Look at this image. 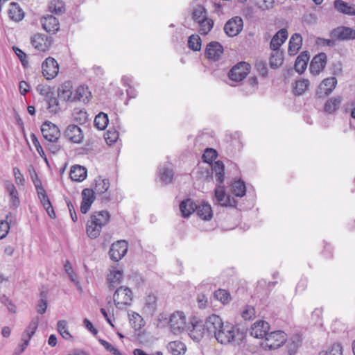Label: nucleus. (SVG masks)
Returning <instances> with one entry per match:
<instances>
[{
	"label": "nucleus",
	"instance_id": "4be33fe9",
	"mask_svg": "<svg viewBox=\"0 0 355 355\" xmlns=\"http://www.w3.org/2000/svg\"><path fill=\"white\" fill-rule=\"evenodd\" d=\"M31 44L40 51H45L47 50L50 42L45 35L35 34L31 37Z\"/></svg>",
	"mask_w": 355,
	"mask_h": 355
},
{
	"label": "nucleus",
	"instance_id": "4c0bfd02",
	"mask_svg": "<svg viewBox=\"0 0 355 355\" xmlns=\"http://www.w3.org/2000/svg\"><path fill=\"white\" fill-rule=\"evenodd\" d=\"M336 83H337L336 78L335 77H330V78L324 79L322 82V83L320 86V89L321 90H323L325 94L328 95L334 89Z\"/></svg>",
	"mask_w": 355,
	"mask_h": 355
},
{
	"label": "nucleus",
	"instance_id": "2eb2a0df",
	"mask_svg": "<svg viewBox=\"0 0 355 355\" xmlns=\"http://www.w3.org/2000/svg\"><path fill=\"white\" fill-rule=\"evenodd\" d=\"M270 329L269 324L264 320L255 322L250 328V335L256 338H266Z\"/></svg>",
	"mask_w": 355,
	"mask_h": 355
},
{
	"label": "nucleus",
	"instance_id": "1a4fd4ad",
	"mask_svg": "<svg viewBox=\"0 0 355 355\" xmlns=\"http://www.w3.org/2000/svg\"><path fill=\"white\" fill-rule=\"evenodd\" d=\"M41 131L44 138L50 142H56L60 136L58 127L49 121L42 125Z\"/></svg>",
	"mask_w": 355,
	"mask_h": 355
},
{
	"label": "nucleus",
	"instance_id": "393cba45",
	"mask_svg": "<svg viewBox=\"0 0 355 355\" xmlns=\"http://www.w3.org/2000/svg\"><path fill=\"white\" fill-rule=\"evenodd\" d=\"M302 44V37L300 34H293L289 41L288 52L290 55H295L300 49Z\"/></svg>",
	"mask_w": 355,
	"mask_h": 355
},
{
	"label": "nucleus",
	"instance_id": "c9c22d12",
	"mask_svg": "<svg viewBox=\"0 0 355 355\" xmlns=\"http://www.w3.org/2000/svg\"><path fill=\"white\" fill-rule=\"evenodd\" d=\"M90 96L91 92L89 91L88 87L80 86L76 89L73 94V101H78L85 103L89 101Z\"/></svg>",
	"mask_w": 355,
	"mask_h": 355
},
{
	"label": "nucleus",
	"instance_id": "412c9836",
	"mask_svg": "<svg viewBox=\"0 0 355 355\" xmlns=\"http://www.w3.org/2000/svg\"><path fill=\"white\" fill-rule=\"evenodd\" d=\"M41 23L43 28L48 33H55L60 28L59 21L56 17L47 15L42 19Z\"/></svg>",
	"mask_w": 355,
	"mask_h": 355
},
{
	"label": "nucleus",
	"instance_id": "5701e85b",
	"mask_svg": "<svg viewBox=\"0 0 355 355\" xmlns=\"http://www.w3.org/2000/svg\"><path fill=\"white\" fill-rule=\"evenodd\" d=\"M288 32L285 28L279 30L272 38L270 46L273 51L278 50L288 38Z\"/></svg>",
	"mask_w": 355,
	"mask_h": 355
},
{
	"label": "nucleus",
	"instance_id": "603ef678",
	"mask_svg": "<svg viewBox=\"0 0 355 355\" xmlns=\"http://www.w3.org/2000/svg\"><path fill=\"white\" fill-rule=\"evenodd\" d=\"M256 314L255 309L252 306H246L241 311V316L245 320H250L254 318Z\"/></svg>",
	"mask_w": 355,
	"mask_h": 355
},
{
	"label": "nucleus",
	"instance_id": "473e14b6",
	"mask_svg": "<svg viewBox=\"0 0 355 355\" xmlns=\"http://www.w3.org/2000/svg\"><path fill=\"white\" fill-rule=\"evenodd\" d=\"M309 60V55L307 52H302L295 60V70L299 73H302L306 69Z\"/></svg>",
	"mask_w": 355,
	"mask_h": 355
},
{
	"label": "nucleus",
	"instance_id": "f704fd0d",
	"mask_svg": "<svg viewBox=\"0 0 355 355\" xmlns=\"http://www.w3.org/2000/svg\"><path fill=\"white\" fill-rule=\"evenodd\" d=\"M159 180L163 184H168L172 182L174 173L171 168L165 166L159 168Z\"/></svg>",
	"mask_w": 355,
	"mask_h": 355
},
{
	"label": "nucleus",
	"instance_id": "9d476101",
	"mask_svg": "<svg viewBox=\"0 0 355 355\" xmlns=\"http://www.w3.org/2000/svg\"><path fill=\"white\" fill-rule=\"evenodd\" d=\"M42 74L47 80L53 79L59 72V65L52 57H49L42 64Z\"/></svg>",
	"mask_w": 355,
	"mask_h": 355
},
{
	"label": "nucleus",
	"instance_id": "dca6fc26",
	"mask_svg": "<svg viewBox=\"0 0 355 355\" xmlns=\"http://www.w3.org/2000/svg\"><path fill=\"white\" fill-rule=\"evenodd\" d=\"M223 53V46L218 42H211L207 45L205 56L211 60H218Z\"/></svg>",
	"mask_w": 355,
	"mask_h": 355
},
{
	"label": "nucleus",
	"instance_id": "ddd939ff",
	"mask_svg": "<svg viewBox=\"0 0 355 355\" xmlns=\"http://www.w3.org/2000/svg\"><path fill=\"white\" fill-rule=\"evenodd\" d=\"M216 202L222 207H233L236 205V200L230 196L226 195L223 186L218 185L215 191Z\"/></svg>",
	"mask_w": 355,
	"mask_h": 355
},
{
	"label": "nucleus",
	"instance_id": "f257e3e1",
	"mask_svg": "<svg viewBox=\"0 0 355 355\" xmlns=\"http://www.w3.org/2000/svg\"><path fill=\"white\" fill-rule=\"evenodd\" d=\"M207 327L208 335L214 336L217 342L223 345H240L245 338L244 331L238 325L223 322L216 314L207 318Z\"/></svg>",
	"mask_w": 355,
	"mask_h": 355
},
{
	"label": "nucleus",
	"instance_id": "e433bc0d",
	"mask_svg": "<svg viewBox=\"0 0 355 355\" xmlns=\"http://www.w3.org/2000/svg\"><path fill=\"white\" fill-rule=\"evenodd\" d=\"M168 349L173 355H182L186 351V346L181 341L175 340L168 343Z\"/></svg>",
	"mask_w": 355,
	"mask_h": 355
},
{
	"label": "nucleus",
	"instance_id": "c03bdc74",
	"mask_svg": "<svg viewBox=\"0 0 355 355\" xmlns=\"http://www.w3.org/2000/svg\"><path fill=\"white\" fill-rule=\"evenodd\" d=\"M130 322L135 330H139L144 327V320L141 316L137 313L132 312L129 314Z\"/></svg>",
	"mask_w": 355,
	"mask_h": 355
},
{
	"label": "nucleus",
	"instance_id": "774afa93",
	"mask_svg": "<svg viewBox=\"0 0 355 355\" xmlns=\"http://www.w3.org/2000/svg\"><path fill=\"white\" fill-rule=\"evenodd\" d=\"M31 141L34 145V146L36 148V150L37 151V153H39V155L41 156V157H43L45 155V153L42 149V147L41 146L37 137L35 136V134L32 133L31 135Z\"/></svg>",
	"mask_w": 355,
	"mask_h": 355
},
{
	"label": "nucleus",
	"instance_id": "49530a36",
	"mask_svg": "<svg viewBox=\"0 0 355 355\" xmlns=\"http://www.w3.org/2000/svg\"><path fill=\"white\" fill-rule=\"evenodd\" d=\"M50 95L47 98V109L50 113L56 114L60 110V106L58 99L55 96Z\"/></svg>",
	"mask_w": 355,
	"mask_h": 355
},
{
	"label": "nucleus",
	"instance_id": "de8ad7c7",
	"mask_svg": "<svg viewBox=\"0 0 355 355\" xmlns=\"http://www.w3.org/2000/svg\"><path fill=\"white\" fill-rule=\"evenodd\" d=\"M309 81L306 79L297 80L293 89L296 95H302L309 87Z\"/></svg>",
	"mask_w": 355,
	"mask_h": 355
},
{
	"label": "nucleus",
	"instance_id": "9b49d317",
	"mask_svg": "<svg viewBox=\"0 0 355 355\" xmlns=\"http://www.w3.org/2000/svg\"><path fill=\"white\" fill-rule=\"evenodd\" d=\"M243 21L241 17H234L229 19L224 26V31L229 37L238 35L242 31Z\"/></svg>",
	"mask_w": 355,
	"mask_h": 355
},
{
	"label": "nucleus",
	"instance_id": "6e6552de",
	"mask_svg": "<svg viewBox=\"0 0 355 355\" xmlns=\"http://www.w3.org/2000/svg\"><path fill=\"white\" fill-rule=\"evenodd\" d=\"M250 66L245 62H241L234 66L228 73L230 80L238 83L243 80L250 73Z\"/></svg>",
	"mask_w": 355,
	"mask_h": 355
},
{
	"label": "nucleus",
	"instance_id": "37998d69",
	"mask_svg": "<svg viewBox=\"0 0 355 355\" xmlns=\"http://www.w3.org/2000/svg\"><path fill=\"white\" fill-rule=\"evenodd\" d=\"M201 39L197 34H193L189 37L188 39V47L194 51H198L201 49Z\"/></svg>",
	"mask_w": 355,
	"mask_h": 355
},
{
	"label": "nucleus",
	"instance_id": "0e129e2a",
	"mask_svg": "<svg viewBox=\"0 0 355 355\" xmlns=\"http://www.w3.org/2000/svg\"><path fill=\"white\" fill-rule=\"evenodd\" d=\"M73 119L80 123H84L87 120V112L83 110H76L73 113Z\"/></svg>",
	"mask_w": 355,
	"mask_h": 355
},
{
	"label": "nucleus",
	"instance_id": "0eeeda50",
	"mask_svg": "<svg viewBox=\"0 0 355 355\" xmlns=\"http://www.w3.org/2000/svg\"><path fill=\"white\" fill-rule=\"evenodd\" d=\"M264 347L269 349H275L282 346L287 340L286 334L282 331L268 333L265 338Z\"/></svg>",
	"mask_w": 355,
	"mask_h": 355
},
{
	"label": "nucleus",
	"instance_id": "423d86ee",
	"mask_svg": "<svg viewBox=\"0 0 355 355\" xmlns=\"http://www.w3.org/2000/svg\"><path fill=\"white\" fill-rule=\"evenodd\" d=\"M189 335L194 341L199 342L205 335L208 334L207 319L205 322L193 318L191 322V327H188Z\"/></svg>",
	"mask_w": 355,
	"mask_h": 355
},
{
	"label": "nucleus",
	"instance_id": "72a5a7b5",
	"mask_svg": "<svg viewBox=\"0 0 355 355\" xmlns=\"http://www.w3.org/2000/svg\"><path fill=\"white\" fill-rule=\"evenodd\" d=\"M110 187L108 179L98 177L95 179V187L93 189L94 194L101 195L107 191Z\"/></svg>",
	"mask_w": 355,
	"mask_h": 355
},
{
	"label": "nucleus",
	"instance_id": "a19ab883",
	"mask_svg": "<svg viewBox=\"0 0 355 355\" xmlns=\"http://www.w3.org/2000/svg\"><path fill=\"white\" fill-rule=\"evenodd\" d=\"M211 169L215 173L216 180L221 184L224 180V164L220 161L215 162Z\"/></svg>",
	"mask_w": 355,
	"mask_h": 355
},
{
	"label": "nucleus",
	"instance_id": "69168bd1",
	"mask_svg": "<svg viewBox=\"0 0 355 355\" xmlns=\"http://www.w3.org/2000/svg\"><path fill=\"white\" fill-rule=\"evenodd\" d=\"M0 302L2 304H3L5 306H6L8 311L13 313H16L17 309H16L15 305L7 297L3 296L2 297H1Z\"/></svg>",
	"mask_w": 355,
	"mask_h": 355
},
{
	"label": "nucleus",
	"instance_id": "864d4df0",
	"mask_svg": "<svg viewBox=\"0 0 355 355\" xmlns=\"http://www.w3.org/2000/svg\"><path fill=\"white\" fill-rule=\"evenodd\" d=\"M319 355H343L342 347L340 344H334L328 350L320 352Z\"/></svg>",
	"mask_w": 355,
	"mask_h": 355
},
{
	"label": "nucleus",
	"instance_id": "8fccbe9b",
	"mask_svg": "<svg viewBox=\"0 0 355 355\" xmlns=\"http://www.w3.org/2000/svg\"><path fill=\"white\" fill-rule=\"evenodd\" d=\"M214 297L223 304H227L230 301V293L223 289H218L214 292Z\"/></svg>",
	"mask_w": 355,
	"mask_h": 355
},
{
	"label": "nucleus",
	"instance_id": "a878e982",
	"mask_svg": "<svg viewBox=\"0 0 355 355\" xmlns=\"http://www.w3.org/2000/svg\"><path fill=\"white\" fill-rule=\"evenodd\" d=\"M197 215L205 220H209L212 218L213 211L211 205L207 202H202L196 209Z\"/></svg>",
	"mask_w": 355,
	"mask_h": 355
},
{
	"label": "nucleus",
	"instance_id": "f8f14e48",
	"mask_svg": "<svg viewBox=\"0 0 355 355\" xmlns=\"http://www.w3.org/2000/svg\"><path fill=\"white\" fill-rule=\"evenodd\" d=\"M128 248V243L124 240L118 241L113 243L109 251L111 259L114 261H119L125 255Z\"/></svg>",
	"mask_w": 355,
	"mask_h": 355
},
{
	"label": "nucleus",
	"instance_id": "7ed1b4c3",
	"mask_svg": "<svg viewBox=\"0 0 355 355\" xmlns=\"http://www.w3.org/2000/svg\"><path fill=\"white\" fill-rule=\"evenodd\" d=\"M110 219V214L107 211L94 212L87 221L86 233L92 239H96L101 234L102 227L106 225Z\"/></svg>",
	"mask_w": 355,
	"mask_h": 355
},
{
	"label": "nucleus",
	"instance_id": "6ab92c4d",
	"mask_svg": "<svg viewBox=\"0 0 355 355\" xmlns=\"http://www.w3.org/2000/svg\"><path fill=\"white\" fill-rule=\"evenodd\" d=\"M94 198L93 189L86 188L83 190L82 202L80 205V211L83 214H86L89 210Z\"/></svg>",
	"mask_w": 355,
	"mask_h": 355
},
{
	"label": "nucleus",
	"instance_id": "cd10ccee",
	"mask_svg": "<svg viewBox=\"0 0 355 355\" xmlns=\"http://www.w3.org/2000/svg\"><path fill=\"white\" fill-rule=\"evenodd\" d=\"M37 196L49 216L51 218H55L56 216L55 213L52 207L51 202L46 195V191L37 193Z\"/></svg>",
	"mask_w": 355,
	"mask_h": 355
},
{
	"label": "nucleus",
	"instance_id": "2f4dec72",
	"mask_svg": "<svg viewBox=\"0 0 355 355\" xmlns=\"http://www.w3.org/2000/svg\"><path fill=\"white\" fill-rule=\"evenodd\" d=\"M8 15L13 21H19L23 19L24 13L17 3L11 2L9 5Z\"/></svg>",
	"mask_w": 355,
	"mask_h": 355
},
{
	"label": "nucleus",
	"instance_id": "b1692460",
	"mask_svg": "<svg viewBox=\"0 0 355 355\" xmlns=\"http://www.w3.org/2000/svg\"><path fill=\"white\" fill-rule=\"evenodd\" d=\"M122 278L123 272L121 270H117L115 268L111 269L107 277L110 289H114L118 285H119Z\"/></svg>",
	"mask_w": 355,
	"mask_h": 355
},
{
	"label": "nucleus",
	"instance_id": "09e8293b",
	"mask_svg": "<svg viewBox=\"0 0 355 355\" xmlns=\"http://www.w3.org/2000/svg\"><path fill=\"white\" fill-rule=\"evenodd\" d=\"M119 137V132L115 128H110L105 135V139L108 145L114 144L117 141Z\"/></svg>",
	"mask_w": 355,
	"mask_h": 355
},
{
	"label": "nucleus",
	"instance_id": "79ce46f5",
	"mask_svg": "<svg viewBox=\"0 0 355 355\" xmlns=\"http://www.w3.org/2000/svg\"><path fill=\"white\" fill-rule=\"evenodd\" d=\"M108 123V116L104 112H100L95 117L94 125L98 130H105L107 128Z\"/></svg>",
	"mask_w": 355,
	"mask_h": 355
},
{
	"label": "nucleus",
	"instance_id": "c756f323",
	"mask_svg": "<svg viewBox=\"0 0 355 355\" xmlns=\"http://www.w3.org/2000/svg\"><path fill=\"white\" fill-rule=\"evenodd\" d=\"M334 5L335 8L343 14L355 15V5H349L342 0L334 1Z\"/></svg>",
	"mask_w": 355,
	"mask_h": 355
},
{
	"label": "nucleus",
	"instance_id": "680f3d73",
	"mask_svg": "<svg viewBox=\"0 0 355 355\" xmlns=\"http://www.w3.org/2000/svg\"><path fill=\"white\" fill-rule=\"evenodd\" d=\"M36 90L40 95L46 98L53 94L51 87L47 85L40 84L37 86Z\"/></svg>",
	"mask_w": 355,
	"mask_h": 355
},
{
	"label": "nucleus",
	"instance_id": "7c9ffc66",
	"mask_svg": "<svg viewBox=\"0 0 355 355\" xmlns=\"http://www.w3.org/2000/svg\"><path fill=\"white\" fill-rule=\"evenodd\" d=\"M196 208V204L190 198L183 200L180 205V211L184 218L189 216Z\"/></svg>",
	"mask_w": 355,
	"mask_h": 355
},
{
	"label": "nucleus",
	"instance_id": "20e7f679",
	"mask_svg": "<svg viewBox=\"0 0 355 355\" xmlns=\"http://www.w3.org/2000/svg\"><path fill=\"white\" fill-rule=\"evenodd\" d=\"M132 296V292L128 287L120 286L113 295V301L117 309H123L126 306L130 305Z\"/></svg>",
	"mask_w": 355,
	"mask_h": 355
},
{
	"label": "nucleus",
	"instance_id": "338daca9",
	"mask_svg": "<svg viewBox=\"0 0 355 355\" xmlns=\"http://www.w3.org/2000/svg\"><path fill=\"white\" fill-rule=\"evenodd\" d=\"M10 197V206L12 209H17L20 205L18 192L8 194Z\"/></svg>",
	"mask_w": 355,
	"mask_h": 355
},
{
	"label": "nucleus",
	"instance_id": "052dcab7",
	"mask_svg": "<svg viewBox=\"0 0 355 355\" xmlns=\"http://www.w3.org/2000/svg\"><path fill=\"white\" fill-rule=\"evenodd\" d=\"M99 343L104 347V348L113 355H122V354L119 352V350L115 348L112 345L109 343L105 340L99 339Z\"/></svg>",
	"mask_w": 355,
	"mask_h": 355
},
{
	"label": "nucleus",
	"instance_id": "58836bf2",
	"mask_svg": "<svg viewBox=\"0 0 355 355\" xmlns=\"http://www.w3.org/2000/svg\"><path fill=\"white\" fill-rule=\"evenodd\" d=\"M341 101L342 98L340 96L331 98L324 104V111L330 114L334 112L339 108Z\"/></svg>",
	"mask_w": 355,
	"mask_h": 355
},
{
	"label": "nucleus",
	"instance_id": "bf43d9fd",
	"mask_svg": "<svg viewBox=\"0 0 355 355\" xmlns=\"http://www.w3.org/2000/svg\"><path fill=\"white\" fill-rule=\"evenodd\" d=\"M155 324L157 328H164L166 326H168L169 318H168L165 314L160 313L157 316V318L156 319Z\"/></svg>",
	"mask_w": 355,
	"mask_h": 355
},
{
	"label": "nucleus",
	"instance_id": "13d9d810",
	"mask_svg": "<svg viewBox=\"0 0 355 355\" xmlns=\"http://www.w3.org/2000/svg\"><path fill=\"white\" fill-rule=\"evenodd\" d=\"M282 62L283 59L282 58V55L278 53L272 54L270 58V67L273 69L278 68L279 66L282 65Z\"/></svg>",
	"mask_w": 355,
	"mask_h": 355
},
{
	"label": "nucleus",
	"instance_id": "a18cd8bd",
	"mask_svg": "<svg viewBox=\"0 0 355 355\" xmlns=\"http://www.w3.org/2000/svg\"><path fill=\"white\" fill-rule=\"evenodd\" d=\"M57 328L60 334L65 340H69L73 338L68 330V324L66 320H59L57 324Z\"/></svg>",
	"mask_w": 355,
	"mask_h": 355
},
{
	"label": "nucleus",
	"instance_id": "ea45409f",
	"mask_svg": "<svg viewBox=\"0 0 355 355\" xmlns=\"http://www.w3.org/2000/svg\"><path fill=\"white\" fill-rule=\"evenodd\" d=\"M232 191L237 197H243L246 192L245 184L241 180H235L232 184Z\"/></svg>",
	"mask_w": 355,
	"mask_h": 355
},
{
	"label": "nucleus",
	"instance_id": "aec40b11",
	"mask_svg": "<svg viewBox=\"0 0 355 355\" xmlns=\"http://www.w3.org/2000/svg\"><path fill=\"white\" fill-rule=\"evenodd\" d=\"M72 84L70 81H66L61 85L58 89V95L60 98L64 101H73Z\"/></svg>",
	"mask_w": 355,
	"mask_h": 355
},
{
	"label": "nucleus",
	"instance_id": "5fc2aeb1",
	"mask_svg": "<svg viewBox=\"0 0 355 355\" xmlns=\"http://www.w3.org/2000/svg\"><path fill=\"white\" fill-rule=\"evenodd\" d=\"M322 309L321 308H316L311 313V320L314 324L322 326Z\"/></svg>",
	"mask_w": 355,
	"mask_h": 355
},
{
	"label": "nucleus",
	"instance_id": "3c124183",
	"mask_svg": "<svg viewBox=\"0 0 355 355\" xmlns=\"http://www.w3.org/2000/svg\"><path fill=\"white\" fill-rule=\"evenodd\" d=\"M49 8L51 12H54L57 15L62 14L65 10L64 3L62 1H51L49 4Z\"/></svg>",
	"mask_w": 355,
	"mask_h": 355
},
{
	"label": "nucleus",
	"instance_id": "bb28decb",
	"mask_svg": "<svg viewBox=\"0 0 355 355\" xmlns=\"http://www.w3.org/2000/svg\"><path fill=\"white\" fill-rule=\"evenodd\" d=\"M144 311L148 315H153L157 309V297L153 294L148 295L145 298Z\"/></svg>",
	"mask_w": 355,
	"mask_h": 355
},
{
	"label": "nucleus",
	"instance_id": "e2e57ef3",
	"mask_svg": "<svg viewBox=\"0 0 355 355\" xmlns=\"http://www.w3.org/2000/svg\"><path fill=\"white\" fill-rule=\"evenodd\" d=\"M13 175L15 177V182L18 186L24 185L25 179L24 178L23 174L21 173L20 170L17 167L13 168Z\"/></svg>",
	"mask_w": 355,
	"mask_h": 355
},
{
	"label": "nucleus",
	"instance_id": "4d7b16f0",
	"mask_svg": "<svg viewBox=\"0 0 355 355\" xmlns=\"http://www.w3.org/2000/svg\"><path fill=\"white\" fill-rule=\"evenodd\" d=\"M39 320L40 319L38 317L33 318L28 327L26 328L24 333L30 335L31 336H33L35 334V332L37 328Z\"/></svg>",
	"mask_w": 355,
	"mask_h": 355
},
{
	"label": "nucleus",
	"instance_id": "c85d7f7f",
	"mask_svg": "<svg viewBox=\"0 0 355 355\" xmlns=\"http://www.w3.org/2000/svg\"><path fill=\"white\" fill-rule=\"evenodd\" d=\"M69 175L73 181L82 182L87 177V170L83 166L76 165L71 167Z\"/></svg>",
	"mask_w": 355,
	"mask_h": 355
},
{
	"label": "nucleus",
	"instance_id": "f03ea898",
	"mask_svg": "<svg viewBox=\"0 0 355 355\" xmlns=\"http://www.w3.org/2000/svg\"><path fill=\"white\" fill-rule=\"evenodd\" d=\"M190 14L192 20L198 27L200 35H207L214 26V21L208 17L203 0H194L190 5Z\"/></svg>",
	"mask_w": 355,
	"mask_h": 355
},
{
	"label": "nucleus",
	"instance_id": "6e6d98bb",
	"mask_svg": "<svg viewBox=\"0 0 355 355\" xmlns=\"http://www.w3.org/2000/svg\"><path fill=\"white\" fill-rule=\"evenodd\" d=\"M217 157V152L213 148H207L202 155L204 161L211 164Z\"/></svg>",
	"mask_w": 355,
	"mask_h": 355
},
{
	"label": "nucleus",
	"instance_id": "f3484780",
	"mask_svg": "<svg viewBox=\"0 0 355 355\" xmlns=\"http://www.w3.org/2000/svg\"><path fill=\"white\" fill-rule=\"evenodd\" d=\"M333 37L339 40H350L355 39V31L349 27L339 26L331 32Z\"/></svg>",
	"mask_w": 355,
	"mask_h": 355
},
{
	"label": "nucleus",
	"instance_id": "a211bd4d",
	"mask_svg": "<svg viewBox=\"0 0 355 355\" xmlns=\"http://www.w3.org/2000/svg\"><path fill=\"white\" fill-rule=\"evenodd\" d=\"M327 55L324 53H320L313 57L311 64L310 71L313 74H318L322 71L326 65Z\"/></svg>",
	"mask_w": 355,
	"mask_h": 355
},
{
	"label": "nucleus",
	"instance_id": "39448f33",
	"mask_svg": "<svg viewBox=\"0 0 355 355\" xmlns=\"http://www.w3.org/2000/svg\"><path fill=\"white\" fill-rule=\"evenodd\" d=\"M169 329L174 335H180L187 329L186 317L182 312L177 311L169 317Z\"/></svg>",
	"mask_w": 355,
	"mask_h": 355
},
{
	"label": "nucleus",
	"instance_id": "4468645a",
	"mask_svg": "<svg viewBox=\"0 0 355 355\" xmlns=\"http://www.w3.org/2000/svg\"><path fill=\"white\" fill-rule=\"evenodd\" d=\"M64 137L71 142L80 144L84 139L81 128L76 125H69L64 132Z\"/></svg>",
	"mask_w": 355,
	"mask_h": 355
}]
</instances>
